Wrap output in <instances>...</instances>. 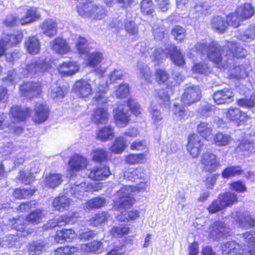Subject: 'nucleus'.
<instances>
[{
	"label": "nucleus",
	"instance_id": "f257e3e1",
	"mask_svg": "<svg viewBox=\"0 0 255 255\" xmlns=\"http://www.w3.org/2000/svg\"><path fill=\"white\" fill-rule=\"evenodd\" d=\"M196 49L199 52L207 53L209 59L219 68L228 67L234 57L242 58L246 56V49L237 43L228 42L227 44L221 47L216 42L210 44L199 42L196 45Z\"/></svg>",
	"mask_w": 255,
	"mask_h": 255
},
{
	"label": "nucleus",
	"instance_id": "f03ea898",
	"mask_svg": "<svg viewBox=\"0 0 255 255\" xmlns=\"http://www.w3.org/2000/svg\"><path fill=\"white\" fill-rule=\"evenodd\" d=\"M140 51L146 56L149 55L152 61L159 63L161 60L165 59L168 54H169L172 61L178 66L183 65L184 63V59L180 50L174 45H171L168 48L163 50L159 48H148L147 50L146 45L144 43H140Z\"/></svg>",
	"mask_w": 255,
	"mask_h": 255
},
{
	"label": "nucleus",
	"instance_id": "7ed1b4c3",
	"mask_svg": "<svg viewBox=\"0 0 255 255\" xmlns=\"http://www.w3.org/2000/svg\"><path fill=\"white\" fill-rule=\"evenodd\" d=\"M129 109L135 116H138L141 113L140 106L132 99H129L127 105L120 104L114 110V117L116 124L119 127H125L128 124Z\"/></svg>",
	"mask_w": 255,
	"mask_h": 255
},
{
	"label": "nucleus",
	"instance_id": "20e7f679",
	"mask_svg": "<svg viewBox=\"0 0 255 255\" xmlns=\"http://www.w3.org/2000/svg\"><path fill=\"white\" fill-rule=\"evenodd\" d=\"M238 197L236 194L226 192L220 194L218 198L214 200L208 206L207 209L211 214H214L224 210L228 206H231L237 203Z\"/></svg>",
	"mask_w": 255,
	"mask_h": 255
},
{
	"label": "nucleus",
	"instance_id": "39448f33",
	"mask_svg": "<svg viewBox=\"0 0 255 255\" xmlns=\"http://www.w3.org/2000/svg\"><path fill=\"white\" fill-rule=\"evenodd\" d=\"M49 67L50 63L46 59H33L27 62L20 73L23 76L42 73L45 71Z\"/></svg>",
	"mask_w": 255,
	"mask_h": 255
},
{
	"label": "nucleus",
	"instance_id": "423d86ee",
	"mask_svg": "<svg viewBox=\"0 0 255 255\" xmlns=\"http://www.w3.org/2000/svg\"><path fill=\"white\" fill-rule=\"evenodd\" d=\"M200 162L203 170L209 172L216 171L220 165V161L217 156L209 151L204 152L202 154Z\"/></svg>",
	"mask_w": 255,
	"mask_h": 255
},
{
	"label": "nucleus",
	"instance_id": "0eeeda50",
	"mask_svg": "<svg viewBox=\"0 0 255 255\" xmlns=\"http://www.w3.org/2000/svg\"><path fill=\"white\" fill-rule=\"evenodd\" d=\"M203 147V140L197 134H193L188 137L187 150L193 158L198 157Z\"/></svg>",
	"mask_w": 255,
	"mask_h": 255
},
{
	"label": "nucleus",
	"instance_id": "6e6552de",
	"mask_svg": "<svg viewBox=\"0 0 255 255\" xmlns=\"http://www.w3.org/2000/svg\"><path fill=\"white\" fill-rule=\"evenodd\" d=\"M201 90L198 86H191L186 88L181 97V102L184 106H189L200 99Z\"/></svg>",
	"mask_w": 255,
	"mask_h": 255
},
{
	"label": "nucleus",
	"instance_id": "1a4fd4ad",
	"mask_svg": "<svg viewBox=\"0 0 255 255\" xmlns=\"http://www.w3.org/2000/svg\"><path fill=\"white\" fill-rule=\"evenodd\" d=\"M19 89L21 96L28 99L36 97L41 92V85L37 83H24Z\"/></svg>",
	"mask_w": 255,
	"mask_h": 255
},
{
	"label": "nucleus",
	"instance_id": "9d476101",
	"mask_svg": "<svg viewBox=\"0 0 255 255\" xmlns=\"http://www.w3.org/2000/svg\"><path fill=\"white\" fill-rule=\"evenodd\" d=\"M209 220H206L204 225H201L203 229L208 232L210 236L214 239L219 238L225 235L226 231V227L224 223L222 222H216L213 225H210L209 228L206 224H208Z\"/></svg>",
	"mask_w": 255,
	"mask_h": 255
},
{
	"label": "nucleus",
	"instance_id": "9b49d317",
	"mask_svg": "<svg viewBox=\"0 0 255 255\" xmlns=\"http://www.w3.org/2000/svg\"><path fill=\"white\" fill-rule=\"evenodd\" d=\"M20 10L21 13L23 14L19 18V23L22 25L33 22L40 17V13L36 8H22Z\"/></svg>",
	"mask_w": 255,
	"mask_h": 255
},
{
	"label": "nucleus",
	"instance_id": "f8f14e48",
	"mask_svg": "<svg viewBox=\"0 0 255 255\" xmlns=\"http://www.w3.org/2000/svg\"><path fill=\"white\" fill-rule=\"evenodd\" d=\"M73 89L75 93L82 98L88 97L93 92L91 84L83 79L77 81L74 85Z\"/></svg>",
	"mask_w": 255,
	"mask_h": 255
},
{
	"label": "nucleus",
	"instance_id": "ddd939ff",
	"mask_svg": "<svg viewBox=\"0 0 255 255\" xmlns=\"http://www.w3.org/2000/svg\"><path fill=\"white\" fill-rule=\"evenodd\" d=\"M98 190V188L97 186L94 187L92 184H87L85 182H82L80 184H74L72 186L69 192L76 198L81 199L85 192H93Z\"/></svg>",
	"mask_w": 255,
	"mask_h": 255
},
{
	"label": "nucleus",
	"instance_id": "4468645a",
	"mask_svg": "<svg viewBox=\"0 0 255 255\" xmlns=\"http://www.w3.org/2000/svg\"><path fill=\"white\" fill-rule=\"evenodd\" d=\"M221 249L223 255H243L245 253V249L234 241L222 245Z\"/></svg>",
	"mask_w": 255,
	"mask_h": 255
},
{
	"label": "nucleus",
	"instance_id": "2eb2a0df",
	"mask_svg": "<svg viewBox=\"0 0 255 255\" xmlns=\"http://www.w3.org/2000/svg\"><path fill=\"white\" fill-rule=\"evenodd\" d=\"M231 217L240 225L244 228L254 227L255 226V219L251 215L243 214L237 211L232 212Z\"/></svg>",
	"mask_w": 255,
	"mask_h": 255
},
{
	"label": "nucleus",
	"instance_id": "dca6fc26",
	"mask_svg": "<svg viewBox=\"0 0 255 255\" xmlns=\"http://www.w3.org/2000/svg\"><path fill=\"white\" fill-rule=\"evenodd\" d=\"M111 174L108 166L100 165L94 167L91 170L89 177L93 180L100 181L107 178Z\"/></svg>",
	"mask_w": 255,
	"mask_h": 255
},
{
	"label": "nucleus",
	"instance_id": "f3484780",
	"mask_svg": "<svg viewBox=\"0 0 255 255\" xmlns=\"http://www.w3.org/2000/svg\"><path fill=\"white\" fill-rule=\"evenodd\" d=\"M34 114L33 119L36 123H42L46 121L49 115V110L45 105L37 103L34 109Z\"/></svg>",
	"mask_w": 255,
	"mask_h": 255
},
{
	"label": "nucleus",
	"instance_id": "a211bd4d",
	"mask_svg": "<svg viewBox=\"0 0 255 255\" xmlns=\"http://www.w3.org/2000/svg\"><path fill=\"white\" fill-rule=\"evenodd\" d=\"M52 49L60 55L68 53L70 51V47L64 39L57 37L50 42Z\"/></svg>",
	"mask_w": 255,
	"mask_h": 255
},
{
	"label": "nucleus",
	"instance_id": "6ab92c4d",
	"mask_svg": "<svg viewBox=\"0 0 255 255\" xmlns=\"http://www.w3.org/2000/svg\"><path fill=\"white\" fill-rule=\"evenodd\" d=\"M80 66L77 62L68 61L63 62L58 68L59 72L63 76H71L79 70Z\"/></svg>",
	"mask_w": 255,
	"mask_h": 255
},
{
	"label": "nucleus",
	"instance_id": "aec40b11",
	"mask_svg": "<svg viewBox=\"0 0 255 255\" xmlns=\"http://www.w3.org/2000/svg\"><path fill=\"white\" fill-rule=\"evenodd\" d=\"M43 33L49 37H52L57 34V23L56 20L47 18L45 19L40 25Z\"/></svg>",
	"mask_w": 255,
	"mask_h": 255
},
{
	"label": "nucleus",
	"instance_id": "412c9836",
	"mask_svg": "<svg viewBox=\"0 0 255 255\" xmlns=\"http://www.w3.org/2000/svg\"><path fill=\"white\" fill-rule=\"evenodd\" d=\"M87 165V160L84 157L78 155H74L69 162V168L73 172L80 171L84 169Z\"/></svg>",
	"mask_w": 255,
	"mask_h": 255
},
{
	"label": "nucleus",
	"instance_id": "4be33fe9",
	"mask_svg": "<svg viewBox=\"0 0 255 255\" xmlns=\"http://www.w3.org/2000/svg\"><path fill=\"white\" fill-rule=\"evenodd\" d=\"M245 254L255 255V232H248L242 236Z\"/></svg>",
	"mask_w": 255,
	"mask_h": 255
},
{
	"label": "nucleus",
	"instance_id": "5701e85b",
	"mask_svg": "<svg viewBox=\"0 0 255 255\" xmlns=\"http://www.w3.org/2000/svg\"><path fill=\"white\" fill-rule=\"evenodd\" d=\"M24 46L27 52L30 54H37L40 50V42L36 36L27 37L24 42Z\"/></svg>",
	"mask_w": 255,
	"mask_h": 255
},
{
	"label": "nucleus",
	"instance_id": "b1692460",
	"mask_svg": "<svg viewBox=\"0 0 255 255\" xmlns=\"http://www.w3.org/2000/svg\"><path fill=\"white\" fill-rule=\"evenodd\" d=\"M233 97V92L227 88L216 92L213 96L214 101L218 104L228 103L232 101Z\"/></svg>",
	"mask_w": 255,
	"mask_h": 255
},
{
	"label": "nucleus",
	"instance_id": "393cba45",
	"mask_svg": "<svg viewBox=\"0 0 255 255\" xmlns=\"http://www.w3.org/2000/svg\"><path fill=\"white\" fill-rule=\"evenodd\" d=\"M255 12V9L249 3L241 4L236 9L237 15L242 20L250 18L254 15Z\"/></svg>",
	"mask_w": 255,
	"mask_h": 255
},
{
	"label": "nucleus",
	"instance_id": "a878e982",
	"mask_svg": "<svg viewBox=\"0 0 255 255\" xmlns=\"http://www.w3.org/2000/svg\"><path fill=\"white\" fill-rule=\"evenodd\" d=\"M62 181V176L61 174L50 173L45 178L41 184L43 188L47 187L54 188L61 184Z\"/></svg>",
	"mask_w": 255,
	"mask_h": 255
},
{
	"label": "nucleus",
	"instance_id": "bb28decb",
	"mask_svg": "<svg viewBox=\"0 0 255 255\" xmlns=\"http://www.w3.org/2000/svg\"><path fill=\"white\" fill-rule=\"evenodd\" d=\"M104 249L103 243L99 241H94L81 246V250L84 253L100 254Z\"/></svg>",
	"mask_w": 255,
	"mask_h": 255
},
{
	"label": "nucleus",
	"instance_id": "cd10ccee",
	"mask_svg": "<svg viewBox=\"0 0 255 255\" xmlns=\"http://www.w3.org/2000/svg\"><path fill=\"white\" fill-rule=\"evenodd\" d=\"M210 25L213 30L220 33H224L228 28L226 20L224 17L219 15L215 16L211 19Z\"/></svg>",
	"mask_w": 255,
	"mask_h": 255
},
{
	"label": "nucleus",
	"instance_id": "c85d7f7f",
	"mask_svg": "<svg viewBox=\"0 0 255 255\" xmlns=\"http://www.w3.org/2000/svg\"><path fill=\"white\" fill-rule=\"evenodd\" d=\"M12 117L18 121H24L31 114L30 110L26 107H12L10 110Z\"/></svg>",
	"mask_w": 255,
	"mask_h": 255
},
{
	"label": "nucleus",
	"instance_id": "c756f323",
	"mask_svg": "<svg viewBox=\"0 0 255 255\" xmlns=\"http://www.w3.org/2000/svg\"><path fill=\"white\" fill-rule=\"evenodd\" d=\"M108 117L109 114L107 109L99 107L94 111L92 120L97 125L105 124L107 123Z\"/></svg>",
	"mask_w": 255,
	"mask_h": 255
},
{
	"label": "nucleus",
	"instance_id": "7c9ffc66",
	"mask_svg": "<svg viewBox=\"0 0 255 255\" xmlns=\"http://www.w3.org/2000/svg\"><path fill=\"white\" fill-rule=\"evenodd\" d=\"M10 47L16 46L22 40L23 35L21 31H14L12 34L3 33L2 35Z\"/></svg>",
	"mask_w": 255,
	"mask_h": 255
},
{
	"label": "nucleus",
	"instance_id": "2f4dec72",
	"mask_svg": "<svg viewBox=\"0 0 255 255\" xmlns=\"http://www.w3.org/2000/svg\"><path fill=\"white\" fill-rule=\"evenodd\" d=\"M137 74L141 80H144L146 83L151 82L152 72L150 68L144 63L138 62L137 64Z\"/></svg>",
	"mask_w": 255,
	"mask_h": 255
},
{
	"label": "nucleus",
	"instance_id": "473e14b6",
	"mask_svg": "<svg viewBox=\"0 0 255 255\" xmlns=\"http://www.w3.org/2000/svg\"><path fill=\"white\" fill-rule=\"evenodd\" d=\"M226 117L230 120L233 121H237L240 120L241 121H246L250 119V117L245 113H242L241 111L237 108H231L228 109L226 113Z\"/></svg>",
	"mask_w": 255,
	"mask_h": 255
},
{
	"label": "nucleus",
	"instance_id": "72a5a7b5",
	"mask_svg": "<svg viewBox=\"0 0 255 255\" xmlns=\"http://www.w3.org/2000/svg\"><path fill=\"white\" fill-rule=\"evenodd\" d=\"M71 204V200L65 196H59L54 199L53 206L57 210L63 212L68 209Z\"/></svg>",
	"mask_w": 255,
	"mask_h": 255
},
{
	"label": "nucleus",
	"instance_id": "f704fd0d",
	"mask_svg": "<svg viewBox=\"0 0 255 255\" xmlns=\"http://www.w3.org/2000/svg\"><path fill=\"white\" fill-rule=\"evenodd\" d=\"M237 151L244 157H248L255 153V145L247 141H242L237 148Z\"/></svg>",
	"mask_w": 255,
	"mask_h": 255
},
{
	"label": "nucleus",
	"instance_id": "c9c22d12",
	"mask_svg": "<svg viewBox=\"0 0 255 255\" xmlns=\"http://www.w3.org/2000/svg\"><path fill=\"white\" fill-rule=\"evenodd\" d=\"M213 140L216 145L224 146L229 145L233 140V138L229 134L218 132L214 135Z\"/></svg>",
	"mask_w": 255,
	"mask_h": 255
},
{
	"label": "nucleus",
	"instance_id": "e433bc0d",
	"mask_svg": "<svg viewBox=\"0 0 255 255\" xmlns=\"http://www.w3.org/2000/svg\"><path fill=\"white\" fill-rule=\"evenodd\" d=\"M73 217L71 215L70 216H61L58 219H53L50 220L46 225L47 229H52L56 226L61 227L73 222Z\"/></svg>",
	"mask_w": 255,
	"mask_h": 255
},
{
	"label": "nucleus",
	"instance_id": "4c0bfd02",
	"mask_svg": "<svg viewBox=\"0 0 255 255\" xmlns=\"http://www.w3.org/2000/svg\"><path fill=\"white\" fill-rule=\"evenodd\" d=\"M127 147L126 140L123 136L116 138L110 148L111 151L116 154H121Z\"/></svg>",
	"mask_w": 255,
	"mask_h": 255
},
{
	"label": "nucleus",
	"instance_id": "58836bf2",
	"mask_svg": "<svg viewBox=\"0 0 255 255\" xmlns=\"http://www.w3.org/2000/svg\"><path fill=\"white\" fill-rule=\"evenodd\" d=\"M198 133L206 140H209L211 138L213 131L211 124L206 122H201L197 127Z\"/></svg>",
	"mask_w": 255,
	"mask_h": 255
},
{
	"label": "nucleus",
	"instance_id": "ea45409f",
	"mask_svg": "<svg viewBox=\"0 0 255 255\" xmlns=\"http://www.w3.org/2000/svg\"><path fill=\"white\" fill-rule=\"evenodd\" d=\"M46 215V212L43 210L36 209L31 212L27 217V221L33 224H38L42 222Z\"/></svg>",
	"mask_w": 255,
	"mask_h": 255
},
{
	"label": "nucleus",
	"instance_id": "a19ab883",
	"mask_svg": "<svg viewBox=\"0 0 255 255\" xmlns=\"http://www.w3.org/2000/svg\"><path fill=\"white\" fill-rule=\"evenodd\" d=\"M103 59L102 53L100 52H94L87 55L86 61L89 66L95 67L100 64Z\"/></svg>",
	"mask_w": 255,
	"mask_h": 255
},
{
	"label": "nucleus",
	"instance_id": "79ce46f5",
	"mask_svg": "<svg viewBox=\"0 0 255 255\" xmlns=\"http://www.w3.org/2000/svg\"><path fill=\"white\" fill-rule=\"evenodd\" d=\"M77 8V11L81 16L89 18L93 8V4L91 2H81L78 3Z\"/></svg>",
	"mask_w": 255,
	"mask_h": 255
},
{
	"label": "nucleus",
	"instance_id": "37998d69",
	"mask_svg": "<svg viewBox=\"0 0 255 255\" xmlns=\"http://www.w3.org/2000/svg\"><path fill=\"white\" fill-rule=\"evenodd\" d=\"M143 175V169L141 167L129 169L124 173V178L132 181L141 178Z\"/></svg>",
	"mask_w": 255,
	"mask_h": 255
},
{
	"label": "nucleus",
	"instance_id": "c03bdc74",
	"mask_svg": "<svg viewBox=\"0 0 255 255\" xmlns=\"http://www.w3.org/2000/svg\"><path fill=\"white\" fill-rule=\"evenodd\" d=\"M109 218V215L106 213H102L95 215L89 222V224L94 226L102 225L107 223Z\"/></svg>",
	"mask_w": 255,
	"mask_h": 255
},
{
	"label": "nucleus",
	"instance_id": "a18cd8bd",
	"mask_svg": "<svg viewBox=\"0 0 255 255\" xmlns=\"http://www.w3.org/2000/svg\"><path fill=\"white\" fill-rule=\"evenodd\" d=\"M129 94V87L125 83L120 84L116 90L113 92V96L118 98H126Z\"/></svg>",
	"mask_w": 255,
	"mask_h": 255
},
{
	"label": "nucleus",
	"instance_id": "49530a36",
	"mask_svg": "<svg viewBox=\"0 0 255 255\" xmlns=\"http://www.w3.org/2000/svg\"><path fill=\"white\" fill-rule=\"evenodd\" d=\"M106 202L105 198L96 197L87 202L85 203V207L88 210L98 209L103 207Z\"/></svg>",
	"mask_w": 255,
	"mask_h": 255
},
{
	"label": "nucleus",
	"instance_id": "de8ad7c7",
	"mask_svg": "<svg viewBox=\"0 0 255 255\" xmlns=\"http://www.w3.org/2000/svg\"><path fill=\"white\" fill-rule=\"evenodd\" d=\"M107 15L106 10L101 6H98L93 4V8L91 11L90 16L94 19H101L104 18Z\"/></svg>",
	"mask_w": 255,
	"mask_h": 255
},
{
	"label": "nucleus",
	"instance_id": "09e8293b",
	"mask_svg": "<svg viewBox=\"0 0 255 255\" xmlns=\"http://www.w3.org/2000/svg\"><path fill=\"white\" fill-rule=\"evenodd\" d=\"M243 170L239 166H230L224 170L222 176L224 178H229L232 176L242 174Z\"/></svg>",
	"mask_w": 255,
	"mask_h": 255
},
{
	"label": "nucleus",
	"instance_id": "8fccbe9b",
	"mask_svg": "<svg viewBox=\"0 0 255 255\" xmlns=\"http://www.w3.org/2000/svg\"><path fill=\"white\" fill-rule=\"evenodd\" d=\"M77 50L80 54H85L89 50V44L84 37H79L76 43Z\"/></svg>",
	"mask_w": 255,
	"mask_h": 255
},
{
	"label": "nucleus",
	"instance_id": "3c124183",
	"mask_svg": "<svg viewBox=\"0 0 255 255\" xmlns=\"http://www.w3.org/2000/svg\"><path fill=\"white\" fill-rule=\"evenodd\" d=\"M21 76L17 74L14 70H10L8 71L7 76L2 80L3 83L7 85H14L18 82Z\"/></svg>",
	"mask_w": 255,
	"mask_h": 255
},
{
	"label": "nucleus",
	"instance_id": "603ef678",
	"mask_svg": "<svg viewBox=\"0 0 255 255\" xmlns=\"http://www.w3.org/2000/svg\"><path fill=\"white\" fill-rule=\"evenodd\" d=\"M114 129L111 127H104L99 130L98 137L102 141H105L113 137L114 136Z\"/></svg>",
	"mask_w": 255,
	"mask_h": 255
},
{
	"label": "nucleus",
	"instance_id": "864d4df0",
	"mask_svg": "<svg viewBox=\"0 0 255 255\" xmlns=\"http://www.w3.org/2000/svg\"><path fill=\"white\" fill-rule=\"evenodd\" d=\"M91 154L92 159L95 161H105L108 157L107 151L100 148L93 150Z\"/></svg>",
	"mask_w": 255,
	"mask_h": 255
},
{
	"label": "nucleus",
	"instance_id": "5fc2aeb1",
	"mask_svg": "<svg viewBox=\"0 0 255 255\" xmlns=\"http://www.w3.org/2000/svg\"><path fill=\"white\" fill-rule=\"evenodd\" d=\"M34 189H16L13 195L14 197L18 199H26L31 196L35 192Z\"/></svg>",
	"mask_w": 255,
	"mask_h": 255
},
{
	"label": "nucleus",
	"instance_id": "6e6d98bb",
	"mask_svg": "<svg viewBox=\"0 0 255 255\" xmlns=\"http://www.w3.org/2000/svg\"><path fill=\"white\" fill-rule=\"evenodd\" d=\"M145 158V155L141 154H130L126 157V162L129 164H134L143 163Z\"/></svg>",
	"mask_w": 255,
	"mask_h": 255
},
{
	"label": "nucleus",
	"instance_id": "4d7b16f0",
	"mask_svg": "<svg viewBox=\"0 0 255 255\" xmlns=\"http://www.w3.org/2000/svg\"><path fill=\"white\" fill-rule=\"evenodd\" d=\"M134 200L132 197L120 199L115 203V207L119 210L128 209L133 205Z\"/></svg>",
	"mask_w": 255,
	"mask_h": 255
},
{
	"label": "nucleus",
	"instance_id": "13d9d810",
	"mask_svg": "<svg viewBox=\"0 0 255 255\" xmlns=\"http://www.w3.org/2000/svg\"><path fill=\"white\" fill-rule=\"evenodd\" d=\"M125 28L127 33L129 35L136 37L138 34V27L134 21L132 20H128L126 21Z\"/></svg>",
	"mask_w": 255,
	"mask_h": 255
},
{
	"label": "nucleus",
	"instance_id": "bf43d9fd",
	"mask_svg": "<svg viewBox=\"0 0 255 255\" xmlns=\"http://www.w3.org/2000/svg\"><path fill=\"white\" fill-rule=\"evenodd\" d=\"M44 245L41 242H35L30 245L29 255H39L43 251Z\"/></svg>",
	"mask_w": 255,
	"mask_h": 255
},
{
	"label": "nucleus",
	"instance_id": "052dcab7",
	"mask_svg": "<svg viewBox=\"0 0 255 255\" xmlns=\"http://www.w3.org/2000/svg\"><path fill=\"white\" fill-rule=\"evenodd\" d=\"M135 187L131 186H125L121 188L118 192L119 199L131 197L132 193L135 191Z\"/></svg>",
	"mask_w": 255,
	"mask_h": 255
},
{
	"label": "nucleus",
	"instance_id": "680f3d73",
	"mask_svg": "<svg viewBox=\"0 0 255 255\" xmlns=\"http://www.w3.org/2000/svg\"><path fill=\"white\" fill-rule=\"evenodd\" d=\"M50 96L55 102H58L64 98V95L61 88L55 85L52 86Z\"/></svg>",
	"mask_w": 255,
	"mask_h": 255
},
{
	"label": "nucleus",
	"instance_id": "e2e57ef3",
	"mask_svg": "<svg viewBox=\"0 0 255 255\" xmlns=\"http://www.w3.org/2000/svg\"><path fill=\"white\" fill-rule=\"evenodd\" d=\"M124 75L122 70L115 69L111 72L108 75V80L107 81V85L115 82L118 80H123Z\"/></svg>",
	"mask_w": 255,
	"mask_h": 255
},
{
	"label": "nucleus",
	"instance_id": "0e129e2a",
	"mask_svg": "<svg viewBox=\"0 0 255 255\" xmlns=\"http://www.w3.org/2000/svg\"><path fill=\"white\" fill-rule=\"evenodd\" d=\"M141 11L145 15H152L154 12L152 0H142L141 2Z\"/></svg>",
	"mask_w": 255,
	"mask_h": 255
},
{
	"label": "nucleus",
	"instance_id": "69168bd1",
	"mask_svg": "<svg viewBox=\"0 0 255 255\" xmlns=\"http://www.w3.org/2000/svg\"><path fill=\"white\" fill-rule=\"evenodd\" d=\"M79 250L77 247H64L57 248L55 251V255H72Z\"/></svg>",
	"mask_w": 255,
	"mask_h": 255
},
{
	"label": "nucleus",
	"instance_id": "338daca9",
	"mask_svg": "<svg viewBox=\"0 0 255 255\" xmlns=\"http://www.w3.org/2000/svg\"><path fill=\"white\" fill-rule=\"evenodd\" d=\"M171 33L175 39L179 42H181L185 37V29L179 25L174 27Z\"/></svg>",
	"mask_w": 255,
	"mask_h": 255
},
{
	"label": "nucleus",
	"instance_id": "774afa93",
	"mask_svg": "<svg viewBox=\"0 0 255 255\" xmlns=\"http://www.w3.org/2000/svg\"><path fill=\"white\" fill-rule=\"evenodd\" d=\"M243 41L250 42L255 39V26H251L241 35Z\"/></svg>",
	"mask_w": 255,
	"mask_h": 255
}]
</instances>
